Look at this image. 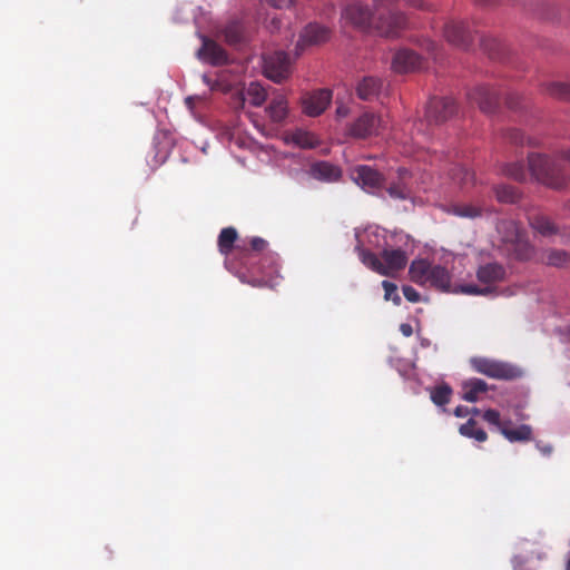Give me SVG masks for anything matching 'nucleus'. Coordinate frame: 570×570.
Here are the masks:
<instances>
[{"label":"nucleus","mask_w":570,"mask_h":570,"mask_svg":"<svg viewBox=\"0 0 570 570\" xmlns=\"http://www.w3.org/2000/svg\"><path fill=\"white\" fill-rule=\"evenodd\" d=\"M499 91L488 86H476L468 94L472 104H476L484 114H493L499 106Z\"/></svg>","instance_id":"obj_12"},{"label":"nucleus","mask_w":570,"mask_h":570,"mask_svg":"<svg viewBox=\"0 0 570 570\" xmlns=\"http://www.w3.org/2000/svg\"><path fill=\"white\" fill-rule=\"evenodd\" d=\"M350 175L352 180L368 194L379 195L384 187V175L368 165L353 167Z\"/></svg>","instance_id":"obj_6"},{"label":"nucleus","mask_w":570,"mask_h":570,"mask_svg":"<svg viewBox=\"0 0 570 570\" xmlns=\"http://www.w3.org/2000/svg\"><path fill=\"white\" fill-rule=\"evenodd\" d=\"M400 179L395 183H391L389 187H386V193L393 199L406 200L411 197V188L403 180L404 175H407L409 171L405 168H399Z\"/></svg>","instance_id":"obj_27"},{"label":"nucleus","mask_w":570,"mask_h":570,"mask_svg":"<svg viewBox=\"0 0 570 570\" xmlns=\"http://www.w3.org/2000/svg\"><path fill=\"white\" fill-rule=\"evenodd\" d=\"M535 558H537L538 560H541V559H542V553H541V552H537Z\"/></svg>","instance_id":"obj_60"},{"label":"nucleus","mask_w":570,"mask_h":570,"mask_svg":"<svg viewBox=\"0 0 570 570\" xmlns=\"http://www.w3.org/2000/svg\"><path fill=\"white\" fill-rule=\"evenodd\" d=\"M543 92L554 99L570 101V83L549 82L543 86Z\"/></svg>","instance_id":"obj_30"},{"label":"nucleus","mask_w":570,"mask_h":570,"mask_svg":"<svg viewBox=\"0 0 570 570\" xmlns=\"http://www.w3.org/2000/svg\"><path fill=\"white\" fill-rule=\"evenodd\" d=\"M459 432L463 436L474 439L478 442H484L488 439L487 432L479 428L478 423L473 419H470L466 423L462 424Z\"/></svg>","instance_id":"obj_32"},{"label":"nucleus","mask_w":570,"mask_h":570,"mask_svg":"<svg viewBox=\"0 0 570 570\" xmlns=\"http://www.w3.org/2000/svg\"><path fill=\"white\" fill-rule=\"evenodd\" d=\"M529 226L534 233L543 237L563 234L559 225H557L550 217L542 214L529 217Z\"/></svg>","instance_id":"obj_21"},{"label":"nucleus","mask_w":570,"mask_h":570,"mask_svg":"<svg viewBox=\"0 0 570 570\" xmlns=\"http://www.w3.org/2000/svg\"><path fill=\"white\" fill-rule=\"evenodd\" d=\"M168 157V151H163L160 154H156L155 158V165H161L165 163V160L167 159Z\"/></svg>","instance_id":"obj_53"},{"label":"nucleus","mask_w":570,"mask_h":570,"mask_svg":"<svg viewBox=\"0 0 570 570\" xmlns=\"http://www.w3.org/2000/svg\"><path fill=\"white\" fill-rule=\"evenodd\" d=\"M531 554H534V551H531ZM531 559L530 561L533 559V556H529Z\"/></svg>","instance_id":"obj_62"},{"label":"nucleus","mask_w":570,"mask_h":570,"mask_svg":"<svg viewBox=\"0 0 570 570\" xmlns=\"http://www.w3.org/2000/svg\"><path fill=\"white\" fill-rule=\"evenodd\" d=\"M224 37L227 43L238 45L244 41V28L240 22L233 21L224 29Z\"/></svg>","instance_id":"obj_33"},{"label":"nucleus","mask_w":570,"mask_h":570,"mask_svg":"<svg viewBox=\"0 0 570 570\" xmlns=\"http://www.w3.org/2000/svg\"><path fill=\"white\" fill-rule=\"evenodd\" d=\"M267 97V90L262 83L250 81L246 87L232 96V104L235 108H244L246 101L253 107H261L266 101Z\"/></svg>","instance_id":"obj_11"},{"label":"nucleus","mask_w":570,"mask_h":570,"mask_svg":"<svg viewBox=\"0 0 570 570\" xmlns=\"http://www.w3.org/2000/svg\"><path fill=\"white\" fill-rule=\"evenodd\" d=\"M383 88V80L374 76L363 77L356 85V95L361 100L371 101L379 97Z\"/></svg>","instance_id":"obj_20"},{"label":"nucleus","mask_w":570,"mask_h":570,"mask_svg":"<svg viewBox=\"0 0 570 570\" xmlns=\"http://www.w3.org/2000/svg\"><path fill=\"white\" fill-rule=\"evenodd\" d=\"M331 29L320 23H308L301 32L297 48L316 46L326 42L331 38Z\"/></svg>","instance_id":"obj_15"},{"label":"nucleus","mask_w":570,"mask_h":570,"mask_svg":"<svg viewBox=\"0 0 570 570\" xmlns=\"http://www.w3.org/2000/svg\"><path fill=\"white\" fill-rule=\"evenodd\" d=\"M402 291H403V295L406 298V301H409L411 303H417L421 298L420 293L414 287H412L410 285H404L402 287Z\"/></svg>","instance_id":"obj_43"},{"label":"nucleus","mask_w":570,"mask_h":570,"mask_svg":"<svg viewBox=\"0 0 570 570\" xmlns=\"http://www.w3.org/2000/svg\"><path fill=\"white\" fill-rule=\"evenodd\" d=\"M497 199L500 203L505 204H514L517 203L521 195L517 188L510 185H498L493 188Z\"/></svg>","instance_id":"obj_31"},{"label":"nucleus","mask_w":570,"mask_h":570,"mask_svg":"<svg viewBox=\"0 0 570 570\" xmlns=\"http://www.w3.org/2000/svg\"><path fill=\"white\" fill-rule=\"evenodd\" d=\"M262 59L263 72L268 79L276 83H281L288 78L291 73V61L285 51L265 53Z\"/></svg>","instance_id":"obj_7"},{"label":"nucleus","mask_w":570,"mask_h":570,"mask_svg":"<svg viewBox=\"0 0 570 570\" xmlns=\"http://www.w3.org/2000/svg\"><path fill=\"white\" fill-rule=\"evenodd\" d=\"M456 114V105L452 98L434 97L430 99L425 110L429 124L440 125Z\"/></svg>","instance_id":"obj_10"},{"label":"nucleus","mask_w":570,"mask_h":570,"mask_svg":"<svg viewBox=\"0 0 570 570\" xmlns=\"http://www.w3.org/2000/svg\"><path fill=\"white\" fill-rule=\"evenodd\" d=\"M463 399L468 402L474 403L479 400V394H463Z\"/></svg>","instance_id":"obj_55"},{"label":"nucleus","mask_w":570,"mask_h":570,"mask_svg":"<svg viewBox=\"0 0 570 570\" xmlns=\"http://www.w3.org/2000/svg\"><path fill=\"white\" fill-rule=\"evenodd\" d=\"M476 278L481 284H485V287H480L475 284H462L459 285L454 292L466 295H487L491 292L489 285L502 282L505 278V269L499 263H487L479 266L476 269Z\"/></svg>","instance_id":"obj_3"},{"label":"nucleus","mask_w":570,"mask_h":570,"mask_svg":"<svg viewBox=\"0 0 570 570\" xmlns=\"http://www.w3.org/2000/svg\"><path fill=\"white\" fill-rule=\"evenodd\" d=\"M375 10L373 30L384 37H397L401 31L409 28V18L405 12L400 10H390L389 6L397 3L400 0H372Z\"/></svg>","instance_id":"obj_2"},{"label":"nucleus","mask_w":570,"mask_h":570,"mask_svg":"<svg viewBox=\"0 0 570 570\" xmlns=\"http://www.w3.org/2000/svg\"><path fill=\"white\" fill-rule=\"evenodd\" d=\"M293 140L303 148H313L315 146L314 136L309 135L306 131H297L296 134H294Z\"/></svg>","instance_id":"obj_41"},{"label":"nucleus","mask_w":570,"mask_h":570,"mask_svg":"<svg viewBox=\"0 0 570 570\" xmlns=\"http://www.w3.org/2000/svg\"><path fill=\"white\" fill-rule=\"evenodd\" d=\"M502 253L510 259L528 262L534 256L535 248L529 242L527 233L524 232L514 242L509 244V246L505 247Z\"/></svg>","instance_id":"obj_17"},{"label":"nucleus","mask_w":570,"mask_h":570,"mask_svg":"<svg viewBox=\"0 0 570 570\" xmlns=\"http://www.w3.org/2000/svg\"><path fill=\"white\" fill-rule=\"evenodd\" d=\"M452 213L462 218H476L482 215V209L472 204H461L453 206Z\"/></svg>","instance_id":"obj_35"},{"label":"nucleus","mask_w":570,"mask_h":570,"mask_svg":"<svg viewBox=\"0 0 570 570\" xmlns=\"http://www.w3.org/2000/svg\"><path fill=\"white\" fill-rule=\"evenodd\" d=\"M470 413L469 407L459 405L454 410V415L458 417H465Z\"/></svg>","instance_id":"obj_52"},{"label":"nucleus","mask_w":570,"mask_h":570,"mask_svg":"<svg viewBox=\"0 0 570 570\" xmlns=\"http://www.w3.org/2000/svg\"><path fill=\"white\" fill-rule=\"evenodd\" d=\"M474 370L491 379L512 381L523 376V370L508 362L487 357H474L471 361Z\"/></svg>","instance_id":"obj_4"},{"label":"nucleus","mask_w":570,"mask_h":570,"mask_svg":"<svg viewBox=\"0 0 570 570\" xmlns=\"http://www.w3.org/2000/svg\"><path fill=\"white\" fill-rule=\"evenodd\" d=\"M566 570H570V556H569V559H568V561H567Z\"/></svg>","instance_id":"obj_61"},{"label":"nucleus","mask_w":570,"mask_h":570,"mask_svg":"<svg viewBox=\"0 0 570 570\" xmlns=\"http://www.w3.org/2000/svg\"><path fill=\"white\" fill-rule=\"evenodd\" d=\"M248 116H249L250 120L253 121L254 126H255L259 131H262V132H263V131H264V128H263V127H261V125H259V124L254 119V114H252V112H250V114H248Z\"/></svg>","instance_id":"obj_56"},{"label":"nucleus","mask_w":570,"mask_h":570,"mask_svg":"<svg viewBox=\"0 0 570 570\" xmlns=\"http://www.w3.org/2000/svg\"><path fill=\"white\" fill-rule=\"evenodd\" d=\"M400 331L405 337H410L413 334V327L410 323H402Z\"/></svg>","instance_id":"obj_51"},{"label":"nucleus","mask_w":570,"mask_h":570,"mask_svg":"<svg viewBox=\"0 0 570 570\" xmlns=\"http://www.w3.org/2000/svg\"><path fill=\"white\" fill-rule=\"evenodd\" d=\"M510 442H528L532 440V428L528 424L512 426L511 421H507L500 432Z\"/></svg>","instance_id":"obj_24"},{"label":"nucleus","mask_w":570,"mask_h":570,"mask_svg":"<svg viewBox=\"0 0 570 570\" xmlns=\"http://www.w3.org/2000/svg\"><path fill=\"white\" fill-rule=\"evenodd\" d=\"M497 232L499 234V249L501 252L524 233L520 225L513 219L499 220Z\"/></svg>","instance_id":"obj_19"},{"label":"nucleus","mask_w":570,"mask_h":570,"mask_svg":"<svg viewBox=\"0 0 570 570\" xmlns=\"http://www.w3.org/2000/svg\"><path fill=\"white\" fill-rule=\"evenodd\" d=\"M432 267L428 259H413L409 268L410 279L417 285H426Z\"/></svg>","instance_id":"obj_25"},{"label":"nucleus","mask_w":570,"mask_h":570,"mask_svg":"<svg viewBox=\"0 0 570 570\" xmlns=\"http://www.w3.org/2000/svg\"><path fill=\"white\" fill-rule=\"evenodd\" d=\"M375 10L373 11L361 1L346 4L341 12V21L344 26H351L361 31L372 30L374 27Z\"/></svg>","instance_id":"obj_5"},{"label":"nucleus","mask_w":570,"mask_h":570,"mask_svg":"<svg viewBox=\"0 0 570 570\" xmlns=\"http://www.w3.org/2000/svg\"><path fill=\"white\" fill-rule=\"evenodd\" d=\"M382 127V118L375 112L365 111L347 126L346 134L356 139L377 136Z\"/></svg>","instance_id":"obj_8"},{"label":"nucleus","mask_w":570,"mask_h":570,"mask_svg":"<svg viewBox=\"0 0 570 570\" xmlns=\"http://www.w3.org/2000/svg\"><path fill=\"white\" fill-rule=\"evenodd\" d=\"M313 178L322 181H337L342 177V170L338 166L328 161H316L309 169Z\"/></svg>","instance_id":"obj_22"},{"label":"nucleus","mask_w":570,"mask_h":570,"mask_svg":"<svg viewBox=\"0 0 570 570\" xmlns=\"http://www.w3.org/2000/svg\"><path fill=\"white\" fill-rule=\"evenodd\" d=\"M332 91L328 89H320L302 99L303 111L309 117L320 116L330 105Z\"/></svg>","instance_id":"obj_13"},{"label":"nucleus","mask_w":570,"mask_h":570,"mask_svg":"<svg viewBox=\"0 0 570 570\" xmlns=\"http://www.w3.org/2000/svg\"><path fill=\"white\" fill-rule=\"evenodd\" d=\"M445 41L459 49H468L473 42V32L468 23L462 20H450L443 27Z\"/></svg>","instance_id":"obj_9"},{"label":"nucleus","mask_w":570,"mask_h":570,"mask_svg":"<svg viewBox=\"0 0 570 570\" xmlns=\"http://www.w3.org/2000/svg\"><path fill=\"white\" fill-rule=\"evenodd\" d=\"M237 230L234 227L223 228L218 235V249L220 254L228 255L237 239Z\"/></svg>","instance_id":"obj_29"},{"label":"nucleus","mask_w":570,"mask_h":570,"mask_svg":"<svg viewBox=\"0 0 570 570\" xmlns=\"http://www.w3.org/2000/svg\"><path fill=\"white\" fill-rule=\"evenodd\" d=\"M198 57L213 66H222L228 61L226 51L207 38H204L203 46L198 50Z\"/></svg>","instance_id":"obj_18"},{"label":"nucleus","mask_w":570,"mask_h":570,"mask_svg":"<svg viewBox=\"0 0 570 570\" xmlns=\"http://www.w3.org/2000/svg\"><path fill=\"white\" fill-rule=\"evenodd\" d=\"M185 102H186V105H187L188 107H190V108H191V107H193V97H187V98L185 99Z\"/></svg>","instance_id":"obj_59"},{"label":"nucleus","mask_w":570,"mask_h":570,"mask_svg":"<svg viewBox=\"0 0 570 570\" xmlns=\"http://www.w3.org/2000/svg\"><path fill=\"white\" fill-rule=\"evenodd\" d=\"M497 0H475V2L478 4H481V6H489V4H493L495 3Z\"/></svg>","instance_id":"obj_57"},{"label":"nucleus","mask_w":570,"mask_h":570,"mask_svg":"<svg viewBox=\"0 0 570 570\" xmlns=\"http://www.w3.org/2000/svg\"><path fill=\"white\" fill-rule=\"evenodd\" d=\"M271 259V273H276L277 272V264H276V261L271 256L269 257Z\"/></svg>","instance_id":"obj_58"},{"label":"nucleus","mask_w":570,"mask_h":570,"mask_svg":"<svg viewBox=\"0 0 570 570\" xmlns=\"http://www.w3.org/2000/svg\"><path fill=\"white\" fill-rule=\"evenodd\" d=\"M391 65L395 72L407 73L417 70L422 59L411 49H400L394 53Z\"/></svg>","instance_id":"obj_16"},{"label":"nucleus","mask_w":570,"mask_h":570,"mask_svg":"<svg viewBox=\"0 0 570 570\" xmlns=\"http://www.w3.org/2000/svg\"><path fill=\"white\" fill-rule=\"evenodd\" d=\"M503 174L517 181H524L527 179V170L524 166L518 161L504 165Z\"/></svg>","instance_id":"obj_36"},{"label":"nucleus","mask_w":570,"mask_h":570,"mask_svg":"<svg viewBox=\"0 0 570 570\" xmlns=\"http://www.w3.org/2000/svg\"><path fill=\"white\" fill-rule=\"evenodd\" d=\"M382 287L384 289V298L386 301L391 299L395 305L401 304V297L397 294V286L394 283L390 281H383Z\"/></svg>","instance_id":"obj_38"},{"label":"nucleus","mask_w":570,"mask_h":570,"mask_svg":"<svg viewBox=\"0 0 570 570\" xmlns=\"http://www.w3.org/2000/svg\"><path fill=\"white\" fill-rule=\"evenodd\" d=\"M360 258L365 266L380 274L382 259L376 254L366 249H362L360 253Z\"/></svg>","instance_id":"obj_37"},{"label":"nucleus","mask_w":570,"mask_h":570,"mask_svg":"<svg viewBox=\"0 0 570 570\" xmlns=\"http://www.w3.org/2000/svg\"><path fill=\"white\" fill-rule=\"evenodd\" d=\"M428 284L442 292H448L451 287V275L445 267L434 265L431 269Z\"/></svg>","instance_id":"obj_26"},{"label":"nucleus","mask_w":570,"mask_h":570,"mask_svg":"<svg viewBox=\"0 0 570 570\" xmlns=\"http://www.w3.org/2000/svg\"><path fill=\"white\" fill-rule=\"evenodd\" d=\"M510 140L514 144L523 145V144H532L530 139H527L522 131L518 129H512L510 131Z\"/></svg>","instance_id":"obj_44"},{"label":"nucleus","mask_w":570,"mask_h":570,"mask_svg":"<svg viewBox=\"0 0 570 570\" xmlns=\"http://www.w3.org/2000/svg\"><path fill=\"white\" fill-rule=\"evenodd\" d=\"M464 392H487V383L481 379H470L462 384Z\"/></svg>","instance_id":"obj_39"},{"label":"nucleus","mask_w":570,"mask_h":570,"mask_svg":"<svg viewBox=\"0 0 570 570\" xmlns=\"http://www.w3.org/2000/svg\"><path fill=\"white\" fill-rule=\"evenodd\" d=\"M382 267L380 275L393 277L399 271L403 269L407 263L406 253L403 249L384 248L381 253Z\"/></svg>","instance_id":"obj_14"},{"label":"nucleus","mask_w":570,"mask_h":570,"mask_svg":"<svg viewBox=\"0 0 570 570\" xmlns=\"http://www.w3.org/2000/svg\"><path fill=\"white\" fill-rule=\"evenodd\" d=\"M483 420L489 424L495 425L498 430L501 432V428L505 425L507 421H502L499 411L489 409L484 411L482 415Z\"/></svg>","instance_id":"obj_40"},{"label":"nucleus","mask_w":570,"mask_h":570,"mask_svg":"<svg viewBox=\"0 0 570 570\" xmlns=\"http://www.w3.org/2000/svg\"><path fill=\"white\" fill-rule=\"evenodd\" d=\"M265 112L273 124H282L288 115L286 98L282 95L274 97L265 108Z\"/></svg>","instance_id":"obj_23"},{"label":"nucleus","mask_w":570,"mask_h":570,"mask_svg":"<svg viewBox=\"0 0 570 570\" xmlns=\"http://www.w3.org/2000/svg\"><path fill=\"white\" fill-rule=\"evenodd\" d=\"M547 266L563 268L570 264V253L564 249L549 248L543 254Z\"/></svg>","instance_id":"obj_28"},{"label":"nucleus","mask_w":570,"mask_h":570,"mask_svg":"<svg viewBox=\"0 0 570 570\" xmlns=\"http://www.w3.org/2000/svg\"><path fill=\"white\" fill-rule=\"evenodd\" d=\"M509 108L514 109L519 106V96L517 94H510L505 100Z\"/></svg>","instance_id":"obj_49"},{"label":"nucleus","mask_w":570,"mask_h":570,"mask_svg":"<svg viewBox=\"0 0 570 570\" xmlns=\"http://www.w3.org/2000/svg\"><path fill=\"white\" fill-rule=\"evenodd\" d=\"M421 47L435 57L436 43L431 39H423Z\"/></svg>","instance_id":"obj_47"},{"label":"nucleus","mask_w":570,"mask_h":570,"mask_svg":"<svg viewBox=\"0 0 570 570\" xmlns=\"http://www.w3.org/2000/svg\"><path fill=\"white\" fill-rule=\"evenodd\" d=\"M268 246V243L262 237H253L250 239V248L254 252H264Z\"/></svg>","instance_id":"obj_45"},{"label":"nucleus","mask_w":570,"mask_h":570,"mask_svg":"<svg viewBox=\"0 0 570 570\" xmlns=\"http://www.w3.org/2000/svg\"><path fill=\"white\" fill-rule=\"evenodd\" d=\"M451 178L461 187H469L474 184V174L468 168L456 165L450 171Z\"/></svg>","instance_id":"obj_34"},{"label":"nucleus","mask_w":570,"mask_h":570,"mask_svg":"<svg viewBox=\"0 0 570 570\" xmlns=\"http://www.w3.org/2000/svg\"><path fill=\"white\" fill-rule=\"evenodd\" d=\"M451 394H431L433 403L440 407H444L450 402Z\"/></svg>","instance_id":"obj_46"},{"label":"nucleus","mask_w":570,"mask_h":570,"mask_svg":"<svg viewBox=\"0 0 570 570\" xmlns=\"http://www.w3.org/2000/svg\"><path fill=\"white\" fill-rule=\"evenodd\" d=\"M537 449L546 456H549L552 451H553V448L551 444H547V443H542V442H537Z\"/></svg>","instance_id":"obj_48"},{"label":"nucleus","mask_w":570,"mask_h":570,"mask_svg":"<svg viewBox=\"0 0 570 570\" xmlns=\"http://www.w3.org/2000/svg\"><path fill=\"white\" fill-rule=\"evenodd\" d=\"M426 390H428V392H442V393L452 392V389L448 383H442V384L435 385L433 389H426Z\"/></svg>","instance_id":"obj_50"},{"label":"nucleus","mask_w":570,"mask_h":570,"mask_svg":"<svg viewBox=\"0 0 570 570\" xmlns=\"http://www.w3.org/2000/svg\"><path fill=\"white\" fill-rule=\"evenodd\" d=\"M350 110L346 106H340L336 108V116L338 118H345L348 115Z\"/></svg>","instance_id":"obj_54"},{"label":"nucleus","mask_w":570,"mask_h":570,"mask_svg":"<svg viewBox=\"0 0 570 570\" xmlns=\"http://www.w3.org/2000/svg\"><path fill=\"white\" fill-rule=\"evenodd\" d=\"M570 164V150L563 154V159H553L541 154L528 156L529 170L532 177L552 189H562L570 183V171L564 163Z\"/></svg>","instance_id":"obj_1"},{"label":"nucleus","mask_w":570,"mask_h":570,"mask_svg":"<svg viewBox=\"0 0 570 570\" xmlns=\"http://www.w3.org/2000/svg\"><path fill=\"white\" fill-rule=\"evenodd\" d=\"M404 4L409 8H413L420 11H432L433 4L424 0H403Z\"/></svg>","instance_id":"obj_42"}]
</instances>
